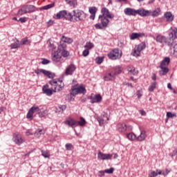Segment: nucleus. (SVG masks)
Masks as SVG:
<instances>
[{"label":"nucleus","mask_w":177,"mask_h":177,"mask_svg":"<svg viewBox=\"0 0 177 177\" xmlns=\"http://www.w3.org/2000/svg\"><path fill=\"white\" fill-rule=\"evenodd\" d=\"M49 84L51 86H54L53 90L48 88L49 87L48 84L43 86L42 88L43 93H45L47 96H52V95H53V92H60V91L64 88V84L62 80L53 79L49 81Z\"/></svg>","instance_id":"nucleus-1"},{"label":"nucleus","mask_w":177,"mask_h":177,"mask_svg":"<svg viewBox=\"0 0 177 177\" xmlns=\"http://www.w3.org/2000/svg\"><path fill=\"white\" fill-rule=\"evenodd\" d=\"M169 38H167V45L172 49V47L177 43V28H171L169 34Z\"/></svg>","instance_id":"nucleus-2"},{"label":"nucleus","mask_w":177,"mask_h":177,"mask_svg":"<svg viewBox=\"0 0 177 177\" xmlns=\"http://www.w3.org/2000/svg\"><path fill=\"white\" fill-rule=\"evenodd\" d=\"M32 12H35V6L32 5H26L19 10L18 15L23 16V15H26V13H32Z\"/></svg>","instance_id":"nucleus-3"},{"label":"nucleus","mask_w":177,"mask_h":177,"mask_svg":"<svg viewBox=\"0 0 177 177\" xmlns=\"http://www.w3.org/2000/svg\"><path fill=\"white\" fill-rule=\"evenodd\" d=\"M73 17L75 21H84V19H86V14L82 10H73Z\"/></svg>","instance_id":"nucleus-4"},{"label":"nucleus","mask_w":177,"mask_h":177,"mask_svg":"<svg viewBox=\"0 0 177 177\" xmlns=\"http://www.w3.org/2000/svg\"><path fill=\"white\" fill-rule=\"evenodd\" d=\"M99 19H100L101 23L96 24L95 28L97 30H103L104 28H106L109 25V19L103 16H99Z\"/></svg>","instance_id":"nucleus-5"},{"label":"nucleus","mask_w":177,"mask_h":177,"mask_svg":"<svg viewBox=\"0 0 177 177\" xmlns=\"http://www.w3.org/2000/svg\"><path fill=\"white\" fill-rule=\"evenodd\" d=\"M122 55L120 53L118 48H115L108 54L109 59L111 60H117L118 59H121Z\"/></svg>","instance_id":"nucleus-6"},{"label":"nucleus","mask_w":177,"mask_h":177,"mask_svg":"<svg viewBox=\"0 0 177 177\" xmlns=\"http://www.w3.org/2000/svg\"><path fill=\"white\" fill-rule=\"evenodd\" d=\"M143 49H146V43L145 42H142L136 46L133 49V56H135L136 57L140 56V53Z\"/></svg>","instance_id":"nucleus-7"},{"label":"nucleus","mask_w":177,"mask_h":177,"mask_svg":"<svg viewBox=\"0 0 177 177\" xmlns=\"http://www.w3.org/2000/svg\"><path fill=\"white\" fill-rule=\"evenodd\" d=\"M86 93V89H85V87L82 86H77V88L73 87L71 92V95H72L73 96H75V95H78V93H82L83 95H85Z\"/></svg>","instance_id":"nucleus-8"},{"label":"nucleus","mask_w":177,"mask_h":177,"mask_svg":"<svg viewBox=\"0 0 177 177\" xmlns=\"http://www.w3.org/2000/svg\"><path fill=\"white\" fill-rule=\"evenodd\" d=\"M12 140L16 145H18V146L24 143V138H21V136L19 133L13 134Z\"/></svg>","instance_id":"nucleus-9"},{"label":"nucleus","mask_w":177,"mask_h":177,"mask_svg":"<svg viewBox=\"0 0 177 177\" xmlns=\"http://www.w3.org/2000/svg\"><path fill=\"white\" fill-rule=\"evenodd\" d=\"M75 70H77L75 65H74V64H71L65 70V75H73Z\"/></svg>","instance_id":"nucleus-10"},{"label":"nucleus","mask_w":177,"mask_h":177,"mask_svg":"<svg viewBox=\"0 0 177 177\" xmlns=\"http://www.w3.org/2000/svg\"><path fill=\"white\" fill-rule=\"evenodd\" d=\"M117 128L119 132H125V131H131L132 129L131 126H127L125 123H119L117 125Z\"/></svg>","instance_id":"nucleus-11"},{"label":"nucleus","mask_w":177,"mask_h":177,"mask_svg":"<svg viewBox=\"0 0 177 177\" xmlns=\"http://www.w3.org/2000/svg\"><path fill=\"white\" fill-rule=\"evenodd\" d=\"M40 110L37 106H32L27 113V118H32L34 113H39Z\"/></svg>","instance_id":"nucleus-12"},{"label":"nucleus","mask_w":177,"mask_h":177,"mask_svg":"<svg viewBox=\"0 0 177 177\" xmlns=\"http://www.w3.org/2000/svg\"><path fill=\"white\" fill-rule=\"evenodd\" d=\"M113 155L110 153H103L102 151H99L97 153L98 160H111Z\"/></svg>","instance_id":"nucleus-13"},{"label":"nucleus","mask_w":177,"mask_h":177,"mask_svg":"<svg viewBox=\"0 0 177 177\" xmlns=\"http://www.w3.org/2000/svg\"><path fill=\"white\" fill-rule=\"evenodd\" d=\"M137 15H139L141 17H146L151 15V10H145L143 8L137 10Z\"/></svg>","instance_id":"nucleus-14"},{"label":"nucleus","mask_w":177,"mask_h":177,"mask_svg":"<svg viewBox=\"0 0 177 177\" xmlns=\"http://www.w3.org/2000/svg\"><path fill=\"white\" fill-rule=\"evenodd\" d=\"M124 13L126 15V16H136L137 10L131 8H127L124 10Z\"/></svg>","instance_id":"nucleus-15"},{"label":"nucleus","mask_w":177,"mask_h":177,"mask_svg":"<svg viewBox=\"0 0 177 177\" xmlns=\"http://www.w3.org/2000/svg\"><path fill=\"white\" fill-rule=\"evenodd\" d=\"M91 103H100L102 102V95L100 94L92 95L90 97Z\"/></svg>","instance_id":"nucleus-16"},{"label":"nucleus","mask_w":177,"mask_h":177,"mask_svg":"<svg viewBox=\"0 0 177 177\" xmlns=\"http://www.w3.org/2000/svg\"><path fill=\"white\" fill-rule=\"evenodd\" d=\"M66 125H68V127H71V128H75V127H78V122L75 121L73 119H68L65 122Z\"/></svg>","instance_id":"nucleus-17"},{"label":"nucleus","mask_w":177,"mask_h":177,"mask_svg":"<svg viewBox=\"0 0 177 177\" xmlns=\"http://www.w3.org/2000/svg\"><path fill=\"white\" fill-rule=\"evenodd\" d=\"M62 59V54L58 53V51H55L52 54V60L53 62H55V63H57L59 60Z\"/></svg>","instance_id":"nucleus-18"},{"label":"nucleus","mask_w":177,"mask_h":177,"mask_svg":"<svg viewBox=\"0 0 177 177\" xmlns=\"http://www.w3.org/2000/svg\"><path fill=\"white\" fill-rule=\"evenodd\" d=\"M156 42H158L159 44H161L163 45V44H167V37L164 35H159L156 36Z\"/></svg>","instance_id":"nucleus-19"},{"label":"nucleus","mask_w":177,"mask_h":177,"mask_svg":"<svg viewBox=\"0 0 177 177\" xmlns=\"http://www.w3.org/2000/svg\"><path fill=\"white\" fill-rule=\"evenodd\" d=\"M97 120L100 124V126L102 127L104 125V123L106 122V121H109V118H107L106 115H101L100 117H98Z\"/></svg>","instance_id":"nucleus-20"},{"label":"nucleus","mask_w":177,"mask_h":177,"mask_svg":"<svg viewBox=\"0 0 177 177\" xmlns=\"http://www.w3.org/2000/svg\"><path fill=\"white\" fill-rule=\"evenodd\" d=\"M101 12L102 13V15L100 16H103V17H108L109 19H113V16L111 15V14H110L109 9L106 8H102Z\"/></svg>","instance_id":"nucleus-21"},{"label":"nucleus","mask_w":177,"mask_h":177,"mask_svg":"<svg viewBox=\"0 0 177 177\" xmlns=\"http://www.w3.org/2000/svg\"><path fill=\"white\" fill-rule=\"evenodd\" d=\"M147 138V133H146V131H141L140 134L137 137V141L143 142V140H145Z\"/></svg>","instance_id":"nucleus-22"},{"label":"nucleus","mask_w":177,"mask_h":177,"mask_svg":"<svg viewBox=\"0 0 177 177\" xmlns=\"http://www.w3.org/2000/svg\"><path fill=\"white\" fill-rule=\"evenodd\" d=\"M171 62V59L169 57H165L163 60L161 62L159 67H168L169 63Z\"/></svg>","instance_id":"nucleus-23"},{"label":"nucleus","mask_w":177,"mask_h":177,"mask_svg":"<svg viewBox=\"0 0 177 177\" xmlns=\"http://www.w3.org/2000/svg\"><path fill=\"white\" fill-rule=\"evenodd\" d=\"M127 70L130 75H138V71L133 66H128Z\"/></svg>","instance_id":"nucleus-24"},{"label":"nucleus","mask_w":177,"mask_h":177,"mask_svg":"<svg viewBox=\"0 0 177 177\" xmlns=\"http://www.w3.org/2000/svg\"><path fill=\"white\" fill-rule=\"evenodd\" d=\"M142 37H145V33L142 32H139V33H136V32H133L131 35H130L129 37L130 39L133 40V39H138V38H140Z\"/></svg>","instance_id":"nucleus-25"},{"label":"nucleus","mask_w":177,"mask_h":177,"mask_svg":"<svg viewBox=\"0 0 177 177\" xmlns=\"http://www.w3.org/2000/svg\"><path fill=\"white\" fill-rule=\"evenodd\" d=\"M67 45L66 44V43H64V41H61L59 42V44H58V49L57 50V52L58 53H62L63 50H64L66 48Z\"/></svg>","instance_id":"nucleus-26"},{"label":"nucleus","mask_w":177,"mask_h":177,"mask_svg":"<svg viewBox=\"0 0 177 177\" xmlns=\"http://www.w3.org/2000/svg\"><path fill=\"white\" fill-rule=\"evenodd\" d=\"M13 41L15 43H12L10 44L11 49H17L18 48H20V41L19 39H17L16 38L13 39Z\"/></svg>","instance_id":"nucleus-27"},{"label":"nucleus","mask_w":177,"mask_h":177,"mask_svg":"<svg viewBox=\"0 0 177 177\" xmlns=\"http://www.w3.org/2000/svg\"><path fill=\"white\" fill-rule=\"evenodd\" d=\"M42 74H44V75H46V77H48V78H55V73L49 71H46L45 69L41 70Z\"/></svg>","instance_id":"nucleus-28"},{"label":"nucleus","mask_w":177,"mask_h":177,"mask_svg":"<svg viewBox=\"0 0 177 177\" xmlns=\"http://www.w3.org/2000/svg\"><path fill=\"white\" fill-rule=\"evenodd\" d=\"M66 15H67V10H61L56 14V19H63V17L65 19Z\"/></svg>","instance_id":"nucleus-29"},{"label":"nucleus","mask_w":177,"mask_h":177,"mask_svg":"<svg viewBox=\"0 0 177 177\" xmlns=\"http://www.w3.org/2000/svg\"><path fill=\"white\" fill-rule=\"evenodd\" d=\"M160 12H161V10L160 9V8H158L154 10L151 11V15L149 16H152V17H158V16H160Z\"/></svg>","instance_id":"nucleus-30"},{"label":"nucleus","mask_w":177,"mask_h":177,"mask_svg":"<svg viewBox=\"0 0 177 177\" xmlns=\"http://www.w3.org/2000/svg\"><path fill=\"white\" fill-rule=\"evenodd\" d=\"M115 75H114V73H109L104 77V81H113V80H115Z\"/></svg>","instance_id":"nucleus-31"},{"label":"nucleus","mask_w":177,"mask_h":177,"mask_svg":"<svg viewBox=\"0 0 177 177\" xmlns=\"http://www.w3.org/2000/svg\"><path fill=\"white\" fill-rule=\"evenodd\" d=\"M161 68L160 71H159V75H166L168 73V71H169V69L168 67H160Z\"/></svg>","instance_id":"nucleus-32"},{"label":"nucleus","mask_w":177,"mask_h":177,"mask_svg":"<svg viewBox=\"0 0 177 177\" xmlns=\"http://www.w3.org/2000/svg\"><path fill=\"white\" fill-rule=\"evenodd\" d=\"M164 17H165L167 21H172L174 20V16H172V13L171 12H166L164 15Z\"/></svg>","instance_id":"nucleus-33"},{"label":"nucleus","mask_w":177,"mask_h":177,"mask_svg":"<svg viewBox=\"0 0 177 177\" xmlns=\"http://www.w3.org/2000/svg\"><path fill=\"white\" fill-rule=\"evenodd\" d=\"M47 44L48 45L49 48H50V49H55L57 45L56 42L52 39H49L47 41Z\"/></svg>","instance_id":"nucleus-34"},{"label":"nucleus","mask_w":177,"mask_h":177,"mask_svg":"<svg viewBox=\"0 0 177 177\" xmlns=\"http://www.w3.org/2000/svg\"><path fill=\"white\" fill-rule=\"evenodd\" d=\"M127 138L129 140H137L136 134L133 133H129V134H127Z\"/></svg>","instance_id":"nucleus-35"},{"label":"nucleus","mask_w":177,"mask_h":177,"mask_svg":"<svg viewBox=\"0 0 177 177\" xmlns=\"http://www.w3.org/2000/svg\"><path fill=\"white\" fill-rule=\"evenodd\" d=\"M67 109V106L66 105H59L57 107L56 110L58 111V113H63L64 110Z\"/></svg>","instance_id":"nucleus-36"},{"label":"nucleus","mask_w":177,"mask_h":177,"mask_svg":"<svg viewBox=\"0 0 177 177\" xmlns=\"http://www.w3.org/2000/svg\"><path fill=\"white\" fill-rule=\"evenodd\" d=\"M62 41L64 42V44H71L73 42V39L67 38L65 36H62Z\"/></svg>","instance_id":"nucleus-37"},{"label":"nucleus","mask_w":177,"mask_h":177,"mask_svg":"<svg viewBox=\"0 0 177 177\" xmlns=\"http://www.w3.org/2000/svg\"><path fill=\"white\" fill-rule=\"evenodd\" d=\"M66 2L70 6H77V0H66Z\"/></svg>","instance_id":"nucleus-38"},{"label":"nucleus","mask_w":177,"mask_h":177,"mask_svg":"<svg viewBox=\"0 0 177 177\" xmlns=\"http://www.w3.org/2000/svg\"><path fill=\"white\" fill-rule=\"evenodd\" d=\"M157 86V82H153L151 84L149 88V92H153Z\"/></svg>","instance_id":"nucleus-39"},{"label":"nucleus","mask_w":177,"mask_h":177,"mask_svg":"<svg viewBox=\"0 0 177 177\" xmlns=\"http://www.w3.org/2000/svg\"><path fill=\"white\" fill-rule=\"evenodd\" d=\"M88 12L91 15H96V12H97V8L96 7H89Z\"/></svg>","instance_id":"nucleus-40"},{"label":"nucleus","mask_w":177,"mask_h":177,"mask_svg":"<svg viewBox=\"0 0 177 177\" xmlns=\"http://www.w3.org/2000/svg\"><path fill=\"white\" fill-rule=\"evenodd\" d=\"M162 174V171H159L158 173L157 171H151V174H149V177H156L157 175H161Z\"/></svg>","instance_id":"nucleus-41"},{"label":"nucleus","mask_w":177,"mask_h":177,"mask_svg":"<svg viewBox=\"0 0 177 177\" xmlns=\"http://www.w3.org/2000/svg\"><path fill=\"white\" fill-rule=\"evenodd\" d=\"M73 17H74V15L71 14V12H67L66 11V14L65 15V19H66V20H70L71 21Z\"/></svg>","instance_id":"nucleus-42"},{"label":"nucleus","mask_w":177,"mask_h":177,"mask_svg":"<svg viewBox=\"0 0 177 177\" xmlns=\"http://www.w3.org/2000/svg\"><path fill=\"white\" fill-rule=\"evenodd\" d=\"M41 156H43L44 158H49V157H50V155L49 154V151L41 150Z\"/></svg>","instance_id":"nucleus-43"},{"label":"nucleus","mask_w":177,"mask_h":177,"mask_svg":"<svg viewBox=\"0 0 177 177\" xmlns=\"http://www.w3.org/2000/svg\"><path fill=\"white\" fill-rule=\"evenodd\" d=\"M86 124V122L85 121V119L84 118H81L80 120L77 122V127L80 125V127H84Z\"/></svg>","instance_id":"nucleus-44"},{"label":"nucleus","mask_w":177,"mask_h":177,"mask_svg":"<svg viewBox=\"0 0 177 177\" xmlns=\"http://www.w3.org/2000/svg\"><path fill=\"white\" fill-rule=\"evenodd\" d=\"M61 56H63V57H67L69 55L70 53H68V50H66V48L64 50H62V53H60Z\"/></svg>","instance_id":"nucleus-45"},{"label":"nucleus","mask_w":177,"mask_h":177,"mask_svg":"<svg viewBox=\"0 0 177 177\" xmlns=\"http://www.w3.org/2000/svg\"><path fill=\"white\" fill-rule=\"evenodd\" d=\"M122 73V68L118 66L116 68L115 72L113 73L114 75H118V74H121Z\"/></svg>","instance_id":"nucleus-46"},{"label":"nucleus","mask_w":177,"mask_h":177,"mask_svg":"<svg viewBox=\"0 0 177 177\" xmlns=\"http://www.w3.org/2000/svg\"><path fill=\"white\" fill-rule=\"evenodd\" d=\"M53 6H55V3L48 4L47 6H44L42 9H44V10H48V9H51V8H53Z\"/></svg>","instance_id":"nucleus-47"},{"label":"nucleus","mask_w":177,"mask_h":177,"mask_svg":"<svg viewBox=\"0 0 177 177\" xmlns=\"http://www.w3.org/2000/svg\"><path fill=\"white\" fill-rule=\"evenodd\" d=\"M94 45L88 41L87 43H86V45L84 46V48H87V49H92V48H93Z\"/></svg>","instance_id":"nucleus-48"},{"label":"nucleus","mask_w":177,"mask_h":177,"mask_svg":"<svg viewBox=\"0 0 177 177\" xmlns=\"http://www.w3.org/2000/svg\"><path fill=\"white\" fill-rule=\"evenodd\" d=\"M104 57H98L96 58V62L97 64H102V63H103V60H104Z\"/></svg>","instance_id":"nucleus-49"},{"label":"nucleus","mask_w":177,"mask_h":177,"mask_svg":"<svg viewBox=\"0 0 177 177\" xmlns=\"http://www.w3.org/2000/svg\"><path fill=\"white\" fill-rule=\"evenodd\" d=\"M45 133V131L42 129L39 130L38 131H36L35 133V135L36 136H41V135H44Z\"/></svg>","instance_id":"nucleus-50"},{"label":"nucleus","mask_w":177,"mask_h":177,"mask_svg":"<svg viewBox=\"0 0 177 177\" xmlns=\"http://www.w3.org/2000/svg\"><path fill=\"white\" fill-rule=\"evenodd\" d=\"M21 45H28V39H27V37L21 39Z\"/></svg>","instance_id":"nucleus-51"},{"label":"nucleus","mask_w":177,"mask_h":177,"mask_svg":"<svg viewBox=\"0 0 177 177\" xmlns=\"http://www.w3.org/2000/svg\"><path fill=\"white\" fill-rule=\"evenodd\" d=\"M167 117L168 118H174V117H176V113H172L171 112H167Z\"/></svg>","instance_id":"nucleus-52"},{"label":"nucleus","mask_w":177,"mask_h":177,"mask_svg":"<svg viewBox=\"0 0 177 177\" xmlns=\"http://www.w3.org/2000/svg\"><path fill=\"white\" fill-rule=\"evenodd\" d=\"M105 174H113L114 172V168L111 167L104 170Z\"/></svg>","instance_id":"nucleus-53"},{"label":"nucleus","mask_w":177,"mask_h":177,"mask_svg":"<svg viewBox=\"0 0 177 177\" xmlns=\"http://www.w3.org/2000/svg\"><path fill=\"white\" fill-rule=\"evenodd\" d=\"M88 55H89V50L86 49L82 52V56H84V57H86Z\"/></svg>","instance_id":"nucleus-54"},{"label":"nucleus","mask_w":177,"mask_h":177,"mask_svg":"<svg viewBox=\"0 0 177 177\" xmlns=\"http://www.w3.org/2000/svg\"><path fill=\"white\" fill-rule=\"evenodd\" d=\"M136 95L138 96V99H140V97H142V91L140 90L137 91Z\"/></svg>","instance_id":"nucleus-55"},{"label":"nucleus","mask_w":177,"mask_h":177,"mask_svg":"<svg viewBox=\"0 0 177 177\" xmlns=\"http://www.w3.org/2000/svg\"><path fill=\"white\" fill-rule=\"evenodd\" d=\"M49 63H50V61H49L48 59H42L41 64H49Z\"/></svg>","instance_id":"nucleus-56"},{"label":"nucleus","mask_w":177,"mask_h":177,"mask_svg":"<svg viewBox=\"0 0 177 177\" xmlns=\"http://www.w3.org/2000/svg\"><path fill=\"white\" fill-rule=\"evenodd\" d=\"M18 21H20L21 23H26V21H27V18L21 17L19 19H18Z\"/></svg>","instance_id":"nucleus-57"},{"label":"nucleus","mask_w":177,"mask_h":177,"mask_svg":"<svg viewBox=\"0 0 177 177\" xmlns=\"http://www.w3.org/2000/svg\"><path fill=\"white\" fill-rule=\"evenodd\" d=\"M26 136H30L32 135V130L28 129L26 132Z\"/></svg>","instance_id":"nucleus-58"},{"label":"nucleus","mask_w":177,"mask_h":177,"mask_svg":"<svg viewBox=\"0 0 177 177\" xmlns=\"http://www.w3.org/2000/svg\"><path fill=\"white\" fill-rule=\"evenodd\" d=\"M104 174H106V171H98V176L99 177L104 176Z\"/></svg>","instance_id":"nucleus-59"},{"label":"nucleus","mask_w":177,"mask_h":177,"mask_svg":"<svg viewBox=\"0 0 177 177\" xmlns=\"http://www.w3.org/2000/svg\"><path fill=\"white\" fill-rule=\"evenodd\" d=\"M65 147L66 150H71V147H73V145L71 144H66L65 145Z\"/></svg>","instance_id":"nucleus-60"},{"label":"nucleus","mask_w":177,"mask_h":177,"mask_svg":"<svg viewBox=\"0 0 177 177\" xmlns=\"http://www.w3.org/2000/svg\"><path fill=\"white\" fill-rule=\"evenodd\" d=\"M42 70L44 69H37L35 71V74H37V75H39L42 73Z\"/></svg>","instance_id":"nucleus-61"},{"label":"nucleus","mask_w":177,"mask_h":177,"mask_svg":"<svg viewBox=\"0 0 177 177\" xmlns=\"http://www.w3.org/2000/svg\"><path fill=\"white\" fill-rule=\"evenodd\" d=\"M172 48L174 49V52L177 53V42L172 46Z\"/></svg>","instance_id":"nucleus-62"},{"label":"nucleus","mask_w":177,"mask_h":177,"mask_svg":"<svg viewBox=\"0 0 177 177\" xmlns=\"http://www.w3.org/2000/svg\"><path fill=\"white\" fill-rule=\"evenodd\" d=\"M152 80H153V81H154V82H156V80H157V75H156V73L153 74Z\"/></svg>","instance_id":"nucleus-63"},{"label":"nucleus","mask_w":177,"mask_h":177,"mask_svg":"<svg viewBox=\"0 0 177 177\" xmlns=\"http://www.w3.org/2000/svg\"><path fill=\"white\" fill-rule=\"evenodd\" d=\"M95 14H91V15L90 16V19L91 20H95Z\"/></svg>","instance_id":"nucleus-64"}]
</instances>
